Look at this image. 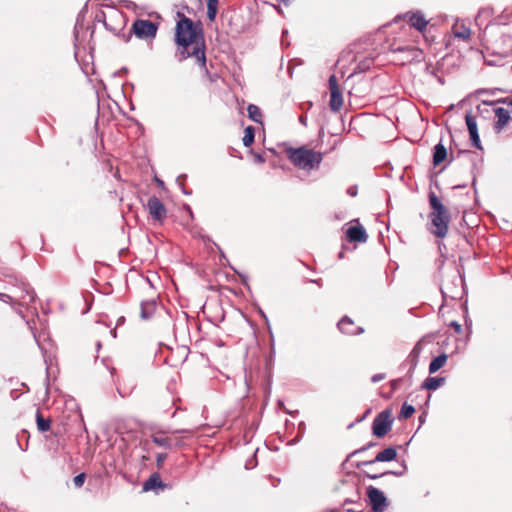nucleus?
Masks as SVG:
<instances>
[{
	"mask_svg": "<svg viewBox=\"0 0 512 512\" xmlns=\"http://www.w3.org/2000/svg\"><path fill=\"white\" fill-rule=\"evenodd\" d=\"M415 412V408L412 405L407 404L406 402L403 403L401 407V411L399 414V418L407 419L411 417Z\"/></svg>",
	"mask_w": 512,
	"mask_h": 512,
	"instance_id": "7c9ffc66",
	"label": "nucleus"
},
{
	"mask_svg": "<svg viewBox=\"0 0 512 512\" xmlns=\"http://www.w3.org/2000/svg\"><path fill=\"white\" fill-rule=\"evenodd\" d=\"M441 293L444 299H460L464 293V281L462 277L454 273L441 285Z\"/></svg>",
	"mask_w": 512,
	"mask_h": 512,
	"instance_id": "20e7f679",
	"label": "nucleus"
},
{
	"mask_svg": "<svg viewBox=\"0 0 512 512\" xmlns=\"http://www.w3.org/2000/svg\"><path fill=\"white\" fill-rule=\"evenodd\" d=\"M0 300L5 303H10L12 302V297L8 294L0 293Z\"/></svg>",
	"mask_w": 512,
	"mask_h": 512,
	"instance_id": "58836bf2",
	"label": "nucleus"
},
{
	"mask_svg": "<svg viewBox=\"0 0 512 512\" xmlns=\"http://www.w3.org/2000/svg\"><path fill=\"white\" fill-rule=\"evenodd\" d=\"M182 177L184 178L185 175L178 176V180L181 179Z\"/></svg>",
	"mask_w": 512,
	"mask_h": 512,
	"instance_id": "3c124183",
	"label": "nucleus"
},
{
	"mask_svg": "<svg viewBox=\"0 0 512 512\" xmlns=\"http://www.w3.org/2000/svg\"><path fill=\"white\" fill-rule=\"evenodd\" d=\"M36 423H37L38 430L41 432H46L50 429V425H51L50 420L45 419L39 411H37V414H36Z\"/></svg>",
	"mask_w": 512,
	"mask_h": 512,
	"instance_id": "a878e982",
	"label": "nucleus"
},
{
	"mask_svg": "<svg viewBox=\"0 0 512 512\" xmlns=\"http://www.w3.org/2000/svg\"><path fill=\"white\" fill-rule=\"evenodd\" d=\"M175 42L181 47L179 61L194 57L202 67H205V44L201 23L196 24L182 15L176 24Z\"/></svg>",
	"mask_w": 512,
	"mask_h": 512,
	"instance_id": "f257e3e1",
	"label": "nucleus"
},
{
	"mask_svg": "<svg viewBox=\"0 0 512 512\" xmlns=\"http://www.w3.org/2000/svg\"><path fill=\"white\" fill-rule=\"evenodd\" d=\"M347 511H348V512H360V511L355 510V508L347 509Z\"/></svg>",
	"mask_w": 512,
	"mask_h": 512,
	"instance_id": "de8ad7c7",
	"label": "nucleus"
},
{
	"mask_svg": "<svg viewBox=\"0 0 512 512\" xmlns=\"http://www.w3.org/2000/svg\"><path fill=\"white\" fill-rule=\"evenodd\" d=\"M347 237L351 242L360 243H364L368 239V235L361 225L349 227L347 230Z\"/></svg>",
	"mask_w": 512,
	"mask_h": 512,
	"instance_id": "dca6fc26",
	"label": "nucleus"
},
{
	"mask_svg": "<svg viewBox=\"0 0 512 512\" xmlns=\"http://www.w3.org/2000/svg\"><path fill=\"white\" fill-rule=\"evenodd\" d=\"M167 454L166 453H158L156 456V465L158 468H160L163 465V462L166 460Z\"/></svg>",
	"mask_w": 512,
	"mask_h": 512,
	"instance_id": "e433bc0d",
	"label": "nucleus"
},
{
	"mask_svg": "<svg viewBox=\"0 0 512 512\" xmlns=\"http://www.w3.org/2000/svg\"><path fill=\"white\" fill-rule=\"evenodd\" d=\"M330 90L329 106L333 112H339L343 106V96L337 83L335 75H331L328 80Z\"/></svg>",
	"mask_w": 512,
	"mask_h": 512,
	"instance_id": "6e6552de",
	"label": "nucleus"
},
{
	"mask_svg": "<svg viewBox=\"0 0 512 512\" xmlns=\"http://www.w3.org/2000/svg\"><path fill=\"white\" fill-rule=\"evenodd\" d=\"M508 104L512 107V100L508 102Z\"/></svg>",
	"mask_w": 512,
	"mask_h": 512,
	"instance_id": "603ef678",
	"label": "nucleus"
},
{
	"mask_svg": "<svg viewBox=\"0 0 512 512\" xmlns=\"http://www.w3.org/2000/svg\"><path fill=\"white\" fill-rule=\"evenodd\" d=\"M483 103H484V104H490V105H492L494 102H493V101H490V102H488V101H483Z\"/></svg>",
	"mask_w": 512,
	"mask_h": 512,
	"instance_id": "09e8293b",
	"label": "nucleus"
},
{
	"mask_svg": "<svg viewBox=\"0 0 512 512\" xmlns=\"http://www.w3.org/2000/svg\"><path fill=\"white\" fill-rule=\"evenodd\" d=\"M299 120H300V122H301L304 126H306V125H307V124H306V119H305L304 117H302V116H301Z\"/></svg>",
	"mask_w": 512,
	"mask_h": 512,
	"instance_id": "37998d69",
	"label": "nucleus"
},
{
	"mask_svg": "<svg viewBox=\"0 0 512 512\" xmlns=\"http://www.w3.org/2000/svg\"><path fill=\"white\" fill-rule=\"evenodd\" d=\"M454 36L463 40H469L471 36L470 28L462 25L459 30L454 31Z\"/></svg>",
	"mask_w": 512,
	"mask_h": 512,
	"instance_id": "2f4dec72",
	"label": "nucleus"
},
{
	"mask_svg": "<svg viewBox=\"0 0 512 512\" xmlns=\"http://www.w3.org/2000/svg\"><path fill=\"white\" fill-rule=\"evenodd\" d=\"M151 438L154 444L166 449H171L173 445L178 447L182 446V442L180 440L174 441L172 438L164 436L163 433H155Z\"/></svg>",
	"mask_w": 512,
	"mask_h": 512,
	"instance_id": "2eb2a0df",
	"label": "nucleus"
},
{
	"mask_svg": "<svg viewBox=\"0 0 512 512\" xmlns=\"http://www.w3.org/2000/svg\"><path fill=\"white\" fill-rule=\"evenodd\" d=\"M164 484L159 476V474H152L143 484L144 491L155 490L156 488H162Z\"/></svg>",
	"mask_w": 512,
	"mask_h": 512,
	"instance_id": "a211bd4d",
	"label": "nucleus"
},
{
	"mask_svg": "<svg viewBox=\"0 0 512 512\" xmlns=\"http://www.w3.org/2000/svg\"><path fill=\"white\" fill-rule=\"evenodd\" d=\"M465 120L469 134L478 132L476 118L473 115L470 113L466 114Z\"/></svg>",
	"mask_w": 512,
	"mask_h": 512,
	"instance_id": "c756f323",
	"label": "nucleus"
},
{
	"mask_svg": "<svg viewBox=\"0 0 512 512\" xmlns=\"http://www.w3.org/2000/svg\"><path fill=\"white\" fill-rule=\"evenodd\" d=\"M447 358L448 356L445 353L435 357L429 364V373L433 374L442 368L445 365Z\"/></svg>",
	"mask_w": 512,
	"mask_h": 512,
	"instance_id": "412c9836",
	"label": "nucleus"
},
{
	"mask_svg": "<svg viewBox=\"0 0 512 512\" xmlns=\"http://www.w3.org/2000/svg\"><path fill=\"white\" fill-rule=\"evenodd\" d=\"M429 204L432 209L429 214L432 226L430 232L437 238H445L450 222L449 212L434 192L429 193Z\"/></svg>",
	"mask_w": 512,
	"mask_h": 512,
	"instance_id": "f03ea898",
	"label": "nucleus"
},
{
	"mask_svg": "<svg viewBox=\"0 0 512 512\" xmlns=\"http://www.w3.org/2000/svg\"><path fill=\"white\" fill-rule=\"evenodd\" d=\"M178 432H179V433H189V434H190V431H189V430H187V429L179 430Z\"/></svg>",
	"mask_w": 512,
	"mask_h": 512,
	"instance_id": "49530a36",
	"label": "nucleus"
},
{
	"mask_svg": "<svg viewBox=\"0 0 512 512\" xmlns=\"http://www.w3.org/2000/svg\"><path fill=\"white\" fill-rule=\"evenodd\" d=\"M368 498L373 512H383L387 507V498L379 489L369 486L367 489Z\"/></svg>",
	"mask_w": 512,
	"mask_h": 512,
	"instance_id": "9d476101",
	"label": "nucleus"
},
{
	"mask_svg": "<svg viewBox=\"0 0 512 512\" xmlns=\"http://www.w3.org/2000/svg\"><path fill=\"white\" fill-rule=\"evenodd\" d=\"M392 424V412L389 409H385L374 418L372 432L376 437L382 438L391 430Z\"/></svg>",
	"mask_w": 512,
	"mask_h": 512,
	"instance_id": "423d86ee",
	"label": "nucleus"
},
{
	"mask_svg": "<svg viewBox=\"0 0 512 512\" xmlns=\"http://www.w3.org/2000/svg\"><path fill=\"white\" fill-rule=\"evenodd\" d=\"M389 474H393V475H396V476H401L403 473L402 472H395V471H386V472H383V473H380V474H369V473H366L365 476L369 479H378V478H381L385 475H389Z\"/></svg>",
	"mask_w": 512,
	"mask_h": 512,
	"instance_id": "473e14b6",
	"label": "nucleus"
},
{
	"mask_svg": "<svg viewBox=\"0 0 512 512\" xmlns=\"http://www.w3.org/2000/svg\"><path fill=\"white\" fill-rule=\"evenodd\" d=\"M122 18V13L112 7H109L107 12L99 11L95 16L97 22H101L107 30L113 33H116L121 28Z\"/></svg>",
	"mask_w": 512,
	"mask_h": 512,
	"instance_id": "39448f33",
	"label": "nucleus"
},
{
	"mask_svg": "<svg viewBox=\"0 0 512 512\" xmlns=\"http://www.w3.org/2000/svg\"><path fill=\"white\" fill-rule=\"evenodd\" d=\"M132 29L140 39L154 38L157 33V25L150 20H136L133 23Z\"/></svg>",
	"mask_w": 512,
	"mask_h": 512,
	"instance_id": "0eeeda50",
	"label": "nucleus"
},
{
	"mask_svg": "<svg viewBox=\"0 0 512 512\" xmlns=\"http://www.w3.org/2000/svg\"><path fill=\"white\" fill-rule=\"evenodd\" d=\"M218 0H207V16L210 21H214L217 15Z\"/></svg>",
	"mask_w": 512,
	"mask_h": 512,
	"instance_id": "bb28decb",
	"label": "nucleus"
},
{
	"mask_svg": "<svg viewBox=\"0 0 512 512\" xmlns=\"http://www.w3.org/2000/svg\"><path fill=\"white\" fill-rule=\"evenodd\" d=\"M311 282H312V283H317V284L319 283V281H318V280H311Z\"/></svg>",
	"mask_w": 512,
	"mask_h": 512,
	"instance_id": "8fccbe9b",
	"label": "nucleus"
},
{
	"mask_svg": "<svg viewBox=\"0 0 512 512\" xmlns=\"http://www.w3.org/2000/svg\"><path fill=\"white\" fill-rule=\"evenodd\" d=\"M446 157H447V150H446L445 146L442 143L436 144L434 147V152H433V164L435 166L439 165L446 159Z\"/></svg>",
	"mask_w": 512,
	"mask_h": 512,
	"instance_id": "aec40b11",
	"label": "nucleus"
},
{
	"mask_svg": "<svg viewBox=\"0 0 512 512\" xmlns=\"http://www.w3.org/2000/svg\"><path fill=\"white\" fill-rule=\"evenodd\" d=\"M338 329L347 335H359L364 331L362 327L355 326L353 320L347 316L338 322Z\"/></svg>",
	"mask_w": 512,
	"mask_h": 512,
	"instance_id": "ddd939ff",
	"label": "nucleus"
},
{
	"mask_svg": "<svg viewBox=\"0 0 512 512\" xmlns=\"http://www.w3.org/2000/svg\"><path fill=\"white\" fill-rule=\"evenodd\" d=\"M247 111H248V116L252 121H254L256 123H261L262 114H261V110L258 106L254 105V104H249L247 107Z\"/></svg>",
	"mask_w": 512,
	"mask_h": 512,
	"instance_id": "b1692460",
	"label": "nucleus"
},
{
	"mask_svg": "<svg viewBox=\"0 0 512 512\" xmlns=\"http://www.w3.org/2000/svg\"><path fill=\"white\" fill-rule=\"evenodd\" d=\"M157 308V302L155 299L145 300L141 302L140 316L143 320H148L155 313Z\"/></svg>",
	"mask_w": 512,
	"mask_h": 512,
	"instance_id": "f3484780",
	"label": "nucleus"
},
{
	"mask_svg": "<svg viewBox=\"0 0 512 512\" xmlns=\"http://www.w3.org/2000/svg\"><path fill=\"white\" fill-rule=\"evenodd\" d=\"M421 346L419 344H416L414 346V348L412 349V351L410 352L409 356H408V359L411 361V367H410V370L409 372H412L416 365H417V362H418V357L421 353Z\"/></svg>",
	"mask_w": 512,
	"mask_h": 512,
	"instance_id": "393cba45",
	"label": "nucleus"
},
{
	"mask_svg": "<svg viewBox=\"0 0 512 512\" xmlns=\"http://www.w3.org/2000/svg\"><path fill=\"white\" fill-rule=\"evenodd\" d=\"M289 160L298 168L303 170H313L317 168L323 160V154L306 147L288 148L286 150Z\"/></svg>",
	"mask_w": 512,
	"mask_h": 512,
	"instance_id": "7ed1b4c3",
	"label": "nucleus"
},
{
	"mask_svg": "<svg viewBox=\"0 0 512 512\" xmlns=\"http://www.w3.org/2000/svg\"><path fill=\"white\" fill-rule=\"evenodd\" d=\"M397 457V450L394 447H388L383 451L379 452L373 460L362 461L357 463V468L362 466H370L376 462H390L395 460Z\"/></svg>",
	"mask_w": 512,
	"mask_h": 512,
	"instance_id": "9b49d317",
	"label": "nucleus"
},
{
	"mask_svg": "<svg viewBox=\"0 0 512 512\" xmlns=\"http://www.w3.org/2000/svg\"><path fill=\"white\" fill-rule=\"evenodd\" d=\"M118 392L122 397H125L128 393H122L121 389L118 388Z\"/></svg>",
	"mask_w": 512,
	"mask_h": 512,
	"instance_id": "c03bdc74",
	"label": "nucleus"
},
{
	"mask_svg": "<svg viewBox=\"0 0 512 512\" xmlns=\"http://www.w3.org/2000/svg\"><path fill=\"white\" fill-rule=\"evenodd\" d=\"M383 379H384V375L383 374H375V375L372 376L371 381L373 383H376V382H379V381H381Z\"/></svg>",
	"mask_w": 512,
	"mask_h": 512,
	"instance_id": "ea45409f",
	"label": "nucleus"
},
{
	"mask_svg": "<svg viewBox=\"0 0 512 512\" xmlns=\"http://www.w3.org/2000/svg\"><path fill=\"white\" fill-rule=\"evenodd\" d=\"M255 160H256L257 162H259V163H263V162H265V159H264V157H263L261 154H256V155H255Z\"/></svg>",
	"mask_w": 512,
	"mask_h": 512,
	"instance_id": "a19ab883",
	"label": "nucleus"
},
{
	"mask_svg": "<svg viewBox=\"0 0 512 512\" xmlns=\"http://www.w3.org/2000/svg\"><path fill=\"white\" fill-rule=\"evenodd\" d=\"M22 292L23 295L20 298L24 303L29 304L35 301L36 293L29 285H23Z\"/></svg>",
	"mask_w": 512,
	"mask_h": 512,
	"instance_id": "4be33fe9",
	"label": "nucleus"
},
{
	"mask_svg": "<svg viewBox=\"0 0 512 512\" xmlns=\"http://www.w3.org/2000/svg\"><path fill=\"white\" fill-rule=\"evenodd\" d=\"M374 445H375V443H373V442H369L367 445H365V446H363V447H361V448H359V449L354 450L353 452H351V453L347 456L346 461H348V460H349L351 457H353L354 455H356V454H358V453H361V452H364V451H366V450L370 449V448H371V447H373Z\"/></svg>",
	"mask_w": 512,
	"mask_h": 512,
	"instance_id": "72a5a7b5",
	"label": "nucleus"
},
{
	"mask_svg": "<svg viewBox=\"0 0 512 512\" xmlns=\"http://www.w3.org/2000/svg\"><path fill=\"white\" fill-rule=\"evenodd\" d=\"M147 209L153 220L163 222L167 217L164 204L156 196H151L147 202Z\"/></svg>",
	"mask_w": 512,
	"mask_h": 512,
	"instance_id": "1a4fd4ad",
	"label": "nucleus"
},
{
	"mask_svg": "<svg viewBox=\"0 0 512 512\" xmlns=\"http://www.w3.org/2000/svg\"><path fill=\"white\" fill-rule=\"evenodd\" d=\"M372 63H373V59H370V58H366V59L360 61L357 64V66L354 68L353 72L350 74L349 78L354 76L355 74L363 73V72L369 70Z\"/></svg>",
	"mask_w": 512,
	"mask_h": 512,
	"instance_id": "5701e85b",
	"label": "nucleus"
},
{
	"mask_svg": "<svg viewBox=\"0 0 512 512\" xmlns=\"http://www.w3.org/2000/svg\"><path fill=\"white\" fill-rule=\"evenodd\" d=\"M83 22H84V16L82 15V13H79L76 23H75V27H74V39L76 42L79 41L80 31L83 29V26H84Z\"/></svg>",
	"mask_w": 512,
	"mask_h": 512,
	"instance_id": "c85d7f7f",
	"label": "nucleus"
},
{
	"mask_svg": "<svg viewBox=\"0 0 512 512\" xmlns=\"http://www.w3.org/2000/svg\"><path fill=\"white\" fill-rule=\"evenodd\" d=\"M470 139H471L472 144H473L474 147H476L477 149H480V150L482 149L478 132L471 133L470 134Z\"/></svg>",
	"mask_w": 512,
	"mask_h": 512,
	"instance_id": "f704fd0d",
	"label": "nucleus"
},
{
	"mask_svg": "<svg viewBox=\"0 0 512 512\" xmlns=\"http://www.w3.org/2000/svg\"><path fill=\"white\" fill-rule=\"evenodd\" d=\"M445 383L443 377H427L421 385L422 389L436 390Z\"/></svg>",
	"mask_w": 512,
	"mask_h": 512,
	"instance_id": "6ab92c4d",
	"label": "nucleus"
},
{
	"mask_svg": "<svg viewBox=\"0 0 512 512\" xmlns=\"http://www.w3.org/2000/svg\"><path fill=\"white\" fill-rule=\"evenodd\" d=\"M278 1L283 3L284 5H288L292 0H278Z\"/></svg>",
	"mask_w": 512,
	"mask_h": 512,
	"instance_id": "79ce46f5",
	"label": "nucleus"
},
{
	"mask_svg": "<svg viewBox=\"0 0 512 512\" xmlns=\"http://www.w3.org/2000/svg\"><path fill=\"white\" fill-rule=\"evenodd\" d=\"M85 474L84 473H80L78 475H76L74 478H73V483L76 487L80 488L83 486L84 482H85Z\"/></svg>",
	"mask_w": 512,
	"mask_h": 512,
	"instance_id": "c9c22d12",
	"label": "nucleus"
},
{
	"mask_svg": "<svg viewBox=\"0 0 512 512\" xmlns=\"http://www.w3.org/2000/svg\"><path fill=\"white\" fill-rule=\"evenodd\" d=\"M254 137H255V130H254V128L252 126H248L245 129L244 137L242 139L243 145L245 147L251 146L253 144V142H254Z\"/></svg>",
	"mask_w": 512,
	"mask_h": 512,
	"instance_id": "cd10ccee",
	"label": "nucleus"
},
{
	"mask_svg": "<svg viewBox=\"0 0 512 512\" xmlns=\"http://www.w3.org/2000/svg\"><path fill=\"white\" fill-rule=\"evenodd\" d=\"M404 17L408 18L410 26L415 28L419 32L425 31L428 25V21L425 19L424 15L420 11L408 12L404 15Z\"/></svg>",
	"mask_w": 512,
	"mask_h": 512,
	"instance_id": "f8f14e48",
	"label": "nucleus"
},
{
	"mask_svg": "<svg viewBox=\"0 0 512 512\" xmlns=\"http://www.w3.org/2000/svg\"><path fill=\"white\" fill-rule=\"evenodd\" d=\"M495 116L497 118L495 124H494V130L499 133L501 132L508 121L510 120V114L509 111L502 107H497L494 109Z\"/></svg>",
	"mask_w": 512,
	"mask_h": 512,
	"instance_id": "4468645a",
	"label": "nucleus"
},
{
	"mask_svg": "<svg viewBox=\"0 0 512 512\" xmlns=\"http://www.w3.org/2000/svg\"><path fill=\"white\" fill-rule=\"evenodd\" d=\"M450 326L454 328L456 333L460 334L462 332V326L457 321H452Z\"/></svg>",
	"mask_w": 512,
	"mask_h": 512,
	"instance_id": "4c0bfd02",
	"label": "nucleus"
},
{
	"mask_svg": "<svg viewBox=\"0 0 512 512\" xmlns=\"http://www.w3.org/2000/svg\"><path fill=\"white\" fill-rule=\"evenodd\" d=\"M156 181H157L158 185H160V186L164 185V182L162 180L156 179Z\"/></svg>",
	"mask_w": 512,
	"mask_h": 512,
	"instance_id": "a18cd8bd",
	"label": "nucleus"
}]
</instances>
